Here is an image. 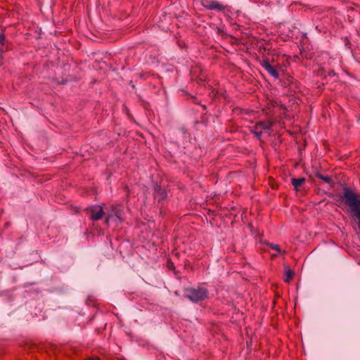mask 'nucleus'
I'll list each match as a JSON object with an SVG mask.
<instances>
[{"mask_svg":"<svg viewBox=\"0 0 360 360\" xmlns=\"http://www.w3.org/2000/svg\"><path fill=\"white\" fill-rule=\"evenodd\" d=\"M167 196V194L164 190L158 189L156 190L155 193V198H157L159 201L164 200Z\"/></svg>","mask_w":360,"mask_h":360,"instance_id":"nucleus-10","label":"nucleus"},{"mask_svg":"<svg viewBox=\"0 0 360 360\" xmlns=\"http://www.w3.org/2000/svg\"><path fill=\"white\" fill-rule=\"evenodd\" d=\"M305 182L304 178L292 179V184L296 191H298L299 188Z\"/></svg>","mask_w":360,"mask_h":360,"instance_id":"nucleus-8","label":"nucleus"},{"mask_svg":"<svg viewBox=\"0 0 360 360\" xmlns=\"http://www.w3.org/2000/svg\"><path fill=\"white\" fill-rule=\"evenodd\" d=\"M293 276L294 272L290 269H286L285 270V276L283 278L284 281L285 283H290L292 281Z\"/></svg>","mask_w":360,"mask_h":360,"instance_id":"nucleus-9","label":"nucleus"},{"mask_svg":"<svg viewBox=\"0 0 360 360\" xmlns=\"http://www.w3.org/2000/svg\"><path fill=\"white\" fill-rule=\"evenodd\" d=\"M321 179L323 180L325 182L330 183L331 179L328 176H321Z\"/></svg>","mask_w":360,"mask_h":360,"instance_id":"nucleus-12","label":"nucleus"},{"mask_svg":"<svg viewBox=\"0 0 360 360\" xmlns=\"http://www.w3.org/2000/svg\"><path fill=\"white\" fill-rule=\"evenodd\" d=\"M104 206L105 204L93 205L86 207L85 211L91 221H98L105 216Z\"/></svg>","mask_w":360,"mask_h":360,"instance_id":"nucleus-3","label":"nucleus"},{"mask_svg":"<svg viewBox=\"0 0 360 360\" xmlns=\"http://www.w3.org/2000/svg\"><path fill=\"white\" fill-rule=\"evenodd\" d=\"M110 212L106 214L104 224L106 226H109L110 221L112 219L113 216H115L118 219L122 218L121 211L118 206L111 205L110 207Z\"/></svg>","mask_w":360,"mask_h":360,"instance_id":"nucleus-5","label":"nucleus"},{"mask_svg":"<svg viewBox=\"0 0 360 360\" xmlns=\"http://www.w3.org/2000/svg\"><path fill=\"white\" fill-rule=\"evenodd\" d=\"M343 198L345 204L352 208L354 216L358 219V224L360 228V198L348 188L345 189Z\"/></svg>","mask_w":360,"mask_h":360,"instance_id":"nucleus-1","label":"nucleus"},{"mask_svg":"<svg viewBox=\"0 0 360 360\" xmlns=\"http://www.w3.org/2000/svg\"><path fill=\"white\" fill-rule=\"evenodd\" d=\"M86 360H100V359L98 356H91L86 359Z\"/></svg>","mask_w":360,"mask_h":360,"instance_id":"nucleus-14","label":"nucleus"},{"mask_svg":"<svg viewBox=\"0 0 360 360\" xmlns=\"http://www.w3.org/2000/svg\"><path fill=\"white\" fill-rule=\"evenodd\" d=\"M262 65L272 77L276 79L279 77L278 70L269 63L268 59H264L262 60Z\"/></svg>","mask_w":360,"mask_h":360,"instance_id":"nucleus-6","label":"nucleus"},{"mask_svg":"<svg viewBox=\"0 0 360 360\" xmlns=\"http://www.w3.org/2000/svg\"><path fill=\"white\" fill-rule=\"evenodd\" d=\"M268 245L269 246L270 248H271L272 250H276L278 254H281V253H284L285 252H283L279 245H277V244H274V243H269Z\"/></svg>","mask_w":360,"mask_h":360,"instance_id":"nucleus-11","label":"nucleus"},{"mask_svg":"<svg viewBox=\"0 0 360 360\" xmlns=\"http://www.w3.org/2000/svg\"><path fill=\"white\" fill-rule=\"evenodd\" d=\"M202 5L208 10H215L217 11H224L226 6L215 0H202Z\"/></svg>","mask_w":360,"mask_h":360,"instance_id":"nucleus-4","label":"nucleus"},{"mask_svg":"<svg viewBox=\"0 0 360 360\" xmlns=\"http://www.w3.org/2000/svg\"><path fill=\"white\" fill-rule=\"evenodd\" d=\"M5 41V35L4 34H0V44L3 45Z\"/></svg>","mask_w":360,"mask_h":360,"instance_id":"nucleus-13","label":"nucleus"},{"mask_svg":"<svg viewBox=\"0 0 360 360\" xmlns=\"http://www.w3.org/2000/svg\"><path fill=\"white\" fill-rule=\"evenodd\" d=\"M271 127V124L264 122L257 123L255 127V130L252 132L255 134L257 138H259L262 134L263 130L269 129Z\"/></svg>","mask_w":360,"mask_h":360,"instance_id":"nucleus-7","label":"nucleus"},{"mask_svg":"<svg viewBox=\"0 0 360 360\" xmlns=\"http://www.w3.org/2000/svg\"><path fill=\"white\" fill-rule=\"evenodd\" d=\"M276 102H272V103H271L272 106H275V104H276Z\"/></svg>","mask_w":360,"mask_h":360,"instance_id":"nucleus-15","label":"nucleus"},{"mask_svg":"<svg viewBox=\"0 0 360 360\" xmlns=\"http://www.w3.org/2000/svg\"><path fill=\"white\" fill-rule=\"evenodd\" d=\"M208 295V290L202 287L189 288L186 290V297L193 302L205 300Z\"/></svg>","mask_w":360,"mask_h":360,"instance_id":"nucleus-2","label":"nucleus"}]
</instances>
